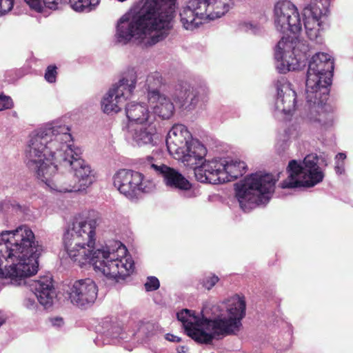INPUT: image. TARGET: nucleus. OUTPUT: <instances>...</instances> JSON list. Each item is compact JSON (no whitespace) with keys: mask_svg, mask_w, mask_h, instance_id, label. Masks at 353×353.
<instances>
[{"mask_svg":"<svg viewBox=\"0 0 353 353\" xmlns=\"http://www.w3.org/2000/svg\"><path fill=\"white\" fill-rule=\"evenodd\" d=\"M243 28L245 31L249 32L254 34H259L261 32V30H262V28L259 25L252 23H245L243 25Z\"/></svg>","mask_w":353,"mask_h":353,"instance_id":"4c0bfd02","label":"nucleus"},{"mask_svg":"<svg viewBox=\"0 0 353 353\" xmlns=\"http://www.w3.org/2000/svg\"><path fill=\"white\" fill-rule=\"evenodd\" d=\"M100 0H69L71 8L77 12H89L99 3Z\"/></svg>","mask_w":353,"mask_h":353,"instance_id":"c85d7f7f","label":"nucleus"},{"mask_svg":"<svg viewBox=\"0 0 353 353\" xmlns=\"http://www.w3.org/2000/svg\"><path fill=\"white\" fill-rule=\"evenodd\" d=\"M70 129L65 125L50 124L32 133L26 150L28 168L37 177L47 178L58 170L69 151H76Z\"/></svg>","mask_w":353,"mask_h":353,"instance_id":"20e7f679","label":"nucleus"},{"mask_svg":"<svg viewBox=\"0 0 353 353\" xmlns=\"http://www.w3.org/2000/svg\"><path fill=\"white\" fill-rule=\"evenodd\" d=\"M289 147V138L287 135H283L282 138L278 139L276 144V149L279 153L285 152Z\"/></svg>","mask_w":353,"mask_h":353,"instance_id":"2f4dec72","label":"nucleus"},{"mask_svg":"<svg viewBox=\"0 0 353 353\" xmlns=\"http://www.w3.org/2000/svg\"><path fill=\"white\" fill-rule=\"evenodd\" d=\"M209 89L205 86H201L197 88H194L188 94V97L185 99V101L183 102L180 108L185 110H192L194 109L199 101L203 100L208 94Z\"/></svg>","mask_w":353,"mask_h":353,"instance_id":"a878e982","label":"nucleus"},{"mask_svg":"<svg viewBox=\"0 0 353 353\" xmlns=\"http://www.w3.org/2000/svg\"><path fill=\"white\" fill-rule=\"evenodd\" d=\"M333 69L334 63L326 53H316L309 62L305 85L307 103L305 119L316 126L329 125L332 121V114L325 112V101Z\"/></svg>","mask_w":353,"mask_h":353,"instance_id":"0eeeda50","label":"nucleus"},{"mask_svg":"<svg viewBox=\"0 0 353 353\" xmlns=\"http://www.w3.org/2000/svg\"><path fill=\"white\" fill-rule=\"evenodd\" d=\"M143 175L131 170L122 169L113 176V184L121 194L130 199L137 197L139 193L148 190L143 186Z\"/></svg>","mask_w":353,"mask_h":353,"instance_id":"2eb2a0df","label":"nucleus"},{"mask_svg":"<svg viewBox=\"0 0 353 353\" xmlns=\"http://www.w3.org/2000/svg\"><path fill=\"white\" fill-rule=\"evenodd\" d=\"M192 89L193 87L187 82L179 83L176 85L174 92L172 94L173 100L180 106Z\"/></svg>","mask_w":353,"mask_h":353,"instance_id":"cd10ccee","label":"nucleus"},{"mask_svg":"<svg viewBox=\"0 0 353 353\" xmlns=\"http://www.w3.org/2000/svg\"><path fill=\"white\" fill-rule=\"evenodd\" d=\"M13 102L10 97L0 95V111L12 108Z\"/></svg>","mask_w":353,"mask_h":353,"instance_id":"58836bf2","label":"nucleus"},{"mask_svg":"<svg viewBox=\"0 0 353 353\" xmlns=\"http://www.w3.org/2000/svg\"><path fill=\"white\" fill-rule=\"evenodd\" d=\"M138 79L139 74L134 68L124 72L121 79L103 97L101 101L103 112L108 114L119 112L125 101L132 96Z\"/></svg>","mask_w":353,"mask_h":353,"instance_id":"f8f14e48","label":"nucleus"},{"mask_svg":"<svg viewBox=\"0 0 353 353\" xmlns=\"http://www.w3.org/2000/svg\"><path fill=\"white\" fill-rule=\"evenodd\" d=\"M219 280V277L215 275L209 276L203 279L202 284L205 289L209 290L215 285Z\"/></svg>","mask_w":353,"mask_h":353,"instance_id":"e433bc0d","label":"nucleus"},{"mask_svg":"<svg viewBox=\"0 0 353 353\" xmlns=\"http://www.w3.org/2000/svg\"><path fill=\"white\" fill-rule=\"evenodd\" d=\"M163 84V78L158 72L148 74L144 81L143 88L147 92L148 101H154L157 96L161 94L159 89Z\"/></svg>","mask_w":353,"mask_h":353,"instance_id":"393cba45","label":"nucleus"},{"mask_svg":"<svg viewBox=\"0 0 353 353\" xmlns=\"http://www.w3.org/2000/svg\"><path fill=\"white\" fill-rule=\"evenodd\" d=\"M165 339L168 341H170L172 342H179L181 341V339L179 336H174L171 334H167L165 336Z\"/></svg>","mask_w":353,"mask_h":353,"instance_id":"c03bdc74","label":"nucleus"},{"mask_svg":"<svg viewBox=\"0 0 353 353\" xmlns=\"http://www.w3.org/2000/svg\"><path fill=\"white\" fill-rule=\"evenodd\" d=\"M6 314L3 311L0 310V327L6 323Z\"/></svg>","mask_w":353,"mask_h":353,"instance_id":"a18cd8bd","label":"nucleus"},{"mask_svg":"<svg viewBox=\"0 0 353 353\" xmlns=\"http://www.w3.org/2000/svg\"><path fill=\"white\" fill-rule=\"evenodd\" d=\"M52 325L55 327H61L63 325V320L61 317H55L50 319Z\"/></svg>","mask_w":353,"mask_h":353,"instance_id":"a19ab883","label":"nucleus"},{"mask_svg":"<svg viewBox=\"0 0 353 353\" xmlns=\"http://www.w3.org/2000/svg\"><path fill=\"white\" fill-rule=\"evenodd\" d=\"M24 1L31 9L38 12L46 13V8L43 6V0H24Z\"/></svg>","mask_w":353,"mask_h":353,"instance_id":"c756f323","label":"nucleus"},{"mask_svg":"<svg viewBox=\"0 0 353 353\" xmlns=\"http://www.w3.org/2000/svg\"><path fill=\"white\" fill-rule=\"evenodd\" d=\"M159 281L155 276H150L148 278L145 283V288L146 291H154L159 288Z\"/></svg>","mask_w":353,"mask_h":353,"instance_id":"f704fd0d","label":"nucleus"},{"mask_svg":"<svg viewBox=\"0 0 353 353\" xmlns=\"http://www.w3.org/2000/svg\"><path fill=\"white\" fill-rule=\"evenodd\" d=\"M97 225L95 219L81 218H76L68 224L63 237L68 255L81 267L89 263L107 278L117 281L125 279L134 269L131 257L126 256L125 246L115 241L112 248L106 246L93 250Z\"/></svg>","mask_w":353,"mask_h":353,"instance_id":"f03ea898","label":"nucleus"},{"mask_svg":"<svg viewBox=\"0 0 353 353\" xmlns=\"http://www.w3.org/2000/svg\"><path fill=\"white\" fill-rule=\"evenodd\" d=\"M34 294L28 296L23 301V305L30 310L37 311L38 309V303L36 301Z\"/></svg>","mask_w":353,"mask_h":353,"instance_id":"7c9ffc66","label":"nucleus"},{"mask_svg":"<svg viewBox=\"0 0 353 353\" xmlns=\"http://www.w3.org/2000/svg\"><path fill=\"white\" fill-rule=\"evenodd\" d=\"M142 10L143 4L119 19L115 34L117 43L126 44L134 39L142 47L148 48L168 36L173 12L153 7L150 14L142 16Z\"/></svg>","mask_w":353,"mask_h":353,"instance_id":"423d86ee","label":"nucleus"},{"mask_svg":"<svg viewBox=\"0 0 353 353\" xmlns=\"http://www.w3.org/2000/svg\"><path fill=\"white\" fill-rule=\"evenodd\" d=\"M127 118L132 126L133 123L138 125L153 123L155 121L154 114L151 112L147 105L143 103L130 102L125 106Z\"/></svg>","mask_w":353,"mask_h":353,"instance_id":"412c9836","label":"nucleus"},{"mask_svg":"<svg viewBox=\"0 0 353 353\" xmlns=\"http://www.w3.org/2000/svg\"><path fill=\"white\" fill-rule=\"evenodd\" d=\"M318 160L316 154H310L305 157L303 163L290 161L287 169L288 176L281 183V188L313 187L321 182L324 173L318 165Z\"/></svg>","mask_w":353,"mask_h":353,"instance_id":"9d476101","label":"nucleus"},{"mask_svg":"<svg viewBox=\"0 0 353 353\" xmlns=\"http://www.w3.org/2000/svg\"><path fill=\"white\" fill-rule=\"evenodd\" d=\"M203 311L202 319L188 309L176 314L183 323L187 334L199 343L208 344L213 339H219L239 332L241 320L245 314V302L243 298L234 296L225 302L213 305Z\"/></svg>","mask_w":353,"mask_h":353,"instance_id":"7ed1b4c3","label":"nucleus"},{"mask_svg":"<svg viewBox=\"0 0 353 353\" xmlns=\"http://www.w3.org/2000/svg\"><path fill=\"white\" fill-rule=\"evenodd\" d=\"M152 124L141 125L134 128L129 127V133L137 145H147L152 142L155 132V128Z\"/></svg>","mask_w":353,"mask_h":353,"instance_id":"b1692460","label":"nucleus"},{"mask_svg":"<svg viewBox=\"0 0 353 353\" xmlns=\"http://www.w3.org/2000/svg\"><path fill=\"white\" fill-rule=\"evenodd\" d=\"M153 7L173 12L175 8L174 0H145L143 3L142 16L150 14V12L153 10Z\"/></svg>","mask_w":353,"mask_h":353,"instance_id":"bb28decb","label":"nucleus"},{"mask_svg":"<svg viewBox=\"0 0 353 353\" xmlns=\"http://www.w3.org/2000/svg\"><path fill=\"white\" fill-rule=\"evenodd\" d=\"M67 294L72 304L79 307L87 308L95 302L98 287L90 278L79 279L72 284Z\"/></svg>","mask_w":353,"mask_h":353,"instance_id":"dca6fc26","label":"nucleus"},{"mask_svg":"<svg viewBox=\"0 0 353 353\" xmlns=\"http://www.w3.org/2000/svg\"><path fill=\"white\" fill-rule=\"evenodd\" d=\"M346 159V154L343 152H340L336 154L335 159L336 161H344V160Z\"/></svg>","mask_w":353,"mask_h":353,"instance_id":"49530a36","label":"nucleus"},{"mask_svg":"<svg viewBox=\"0 0 353 353\" xmlns=\"http://www.w3.org/2000/svg\"><path fill=\"white\" fill-rule=\"evenodd\" d=\"M178 190L181 191V196L186 199L194 198L197 196L196 190L192 188L190 182L187 188H179Z\"/></svg>","mask_w":353,"mask_h":353,"instance_id":"72a5a7b5","label":"nucleus"},{"mask_svg":"<svg viewBox=\"0 0 353 353\" xmlns=\"http://www.w3.org/2000/svg\"><path fill=\"white\" fill-rule=\"evenodd\" d=\"M276 94L274 100V111L285 115H290L295 110L296 94L291 84L285 78L278 79L275 83Z\"/></svg>","mask_w":353,"mask_h":353,"instance_id":"f3484780","label":"nucleus"},{"mask_svg":"<svg viewBox=\"0 0 353 353\" xmlns=\"http://www.w3.org/2000/svg\"><path fill=\"white\" fill-rule=\"evenodd\" d=\"M329 6V0H315L303 9L302 14L305 31L310 40L321 42V19L328 12Z\"/></svg>","mask_w":353,"mask_h":353,"instance_id":"4468645a","label":"nucleus"},{"mask_svg":"<svg viewBox=\"0 0 353 353\" xmlns=\"http://www.w3.org/2000/svg\"><path fill=\"white\" fill-rule=\"evenodd\" d=\"M41 251L33 232L26 225L0 233V278L9 279L16 286L28 285L39 304L49 308L57 297L52 276L28 280L38 272Z\"/></svg>","mask_w":353,"mask_h":353,"instance_id":"f257e3e1","label":"nucleus"},{"mask_svg":"<svg viewBox=\"0 0 353 353\" xmlns=\"http://www.w3.org/2000/svg\"><path fill=\"white\" fill-rule=\"evenodd\" d=\"M81 150L76 148V151H69L70 158H65L61 167L70 168L73 179L79 190L84 191L95 181L94 174L90 164L81 158Z\"/></svg>","mask_w":353,"mask_h":353,"instance_id":"ddd939ff","label":"nucleus"},{"mask_svg":"<svg viewBox=\"0 0 353 353\" xmlns=\"http://www.w3.org/2000/svg\"><path fill=\"white\" fill-rule=\"evenodd\" d=\"M145 168L162 176L164 183L168 188L178 190L179 188H185L189 185L188 180L179 171L162 163H154L152 162V158L148 159Z\"/></svg>","mask_w":353,"mask_h":353,"instance_id":"6ab92c4d","label":"nucleus"},{"mask_svg":"<svg viewBox=\"0 0 353 353\" xmlns=\"http://www.w3.org/2000/svg\"><path fill=\"white\" fill-rule=\"evenodd\" d=\"M152 105L153 114L162 119H170L174 112V105L171 99L163 94L155 97L154 101H148Z\"/></svg>","mask_w":353,"mask_h":353,"instance_id":"5701e85b","label":"nucleus"},{"mask_svg":"<svg viewBox=\"0 0 353 353\" xmlns=\"http://www.w3.org/2000/svg\"><path fill=\"white\" fill-rule=\"evenodd\" d=\"M335 170L336 173L340 174H341L344 172L343 161H336Z\"/></svg>","mask_w":353,"mask_h":353,"instance_id":"79ce46f5","label":"nucleus"},{"mask_svg":"<svg viewBox=\"0 0 353 353\" xmlns=\"http://www.w3.org/2000/svg\"><path fill=\"white\" fill-rule=\"evenodd\" d=\"M11 205L16 212H25L26 211V206L21 205L15 201L14 202V203H12Z\"/></svg>","mask_w":353,"mask_h":353,"instance_id":"37998d69","label":"nucleus"},{"mask_svg":"<svg viewBox=\"0 0 353 353\" xmlns=\"http://www.w3.org/2000/svg\"><path fill=\"white\" fill-rule=\"evenodd\" d=\"M192 138L191 134L187 128L182 124H176L172 126L166 137V145L168 152L174 157L183 150Z\"/></svg>","mask_w":353,"mask_h":353,"instance_id":"aec40b11","label":"nucleus"},{"mask_svg":"<svg viewBox=\"0 0 353 353\" xmlns=\"http://www.w3.org/2000/svg\"><path fill=\"white\" fill-rule=\"evenodd\" d=\"M43 3L46 10H55L59 8V5L61 3V0H43Z\"/></svg>","mask_w":353,"mask_h":353,"instance_id":"ea45409f","label":"nucleus"},{"mask_svg":"<svg viewBox=\"0 0 353 353\" xmlns=\"http://www.w3.org/2000/svg\"><path fill=\"white\" fill-rule=\"evenodd\" d=\"M232 4V0H190L180 12L181 22L185 29L192 30L203 21L224 15Z\"/></svg>","mask_w":353,"mask_h":353,"instance_id":"1a4fd4ad","label":"nucleus"},{"mask_svg":"<svg viewBox=\"0 0 353 353\" xmlns=\"http://www.w3.org/2000/svg\"><path fill=\"white\" fill-rule=\"evenodd\" d=\"M13 5L14 0H0V16L10 11Z\"/></svg>","mask_w":353,"mask_h":353,"instance_id":"c9c22d12","label":"nucleus"},{"mask_svg":"<svg viewBox=\"0 0 353 353\" xmlns=\"http://www.w3.org/2000/svg\"><path fill=\"white\" fill-rule=\"evenodd\" d=\"M57 67L54 65H49L45 73V79L49 83H54L57 78Z\"/></svg>","mask_w":353,"mask_h":353,"instance_id":"473e14b6","label":"nucleus"},{"mask_svg":"<svg viewBox=\"0 0 353 353\" xmlns=\"http://www.w3.org/2000/svg\"><path fill=\"white\" fill-rule=\"evenodd\" d=\"M245 169V162L237 159H214L196 169L195 177L201 183H222L242 176Z\"/></svg>","mask_w":353,"mask_h":353,"instance_id":"9b49d317","label":"nucleus"},{"mask_svg":"<svg viewBox=\"0 0 353 353\" xmlns=\"http://www.w3.org/2000/svg\"><path fill=\"white\" fill-rule=\"evenodd\" d=\"M276 180L271 174L256 172L236 183V197L241 208L247 211L255 205L268 203Z\"/></svg>","mask_w":353,"mask_h":353,"instance_id":"6e6552de","label":"nucleus"},{"mask_svg":"<svg viewBox=\"0 0 353 353\" xmlns=\"http://www.w3.org/2000/svg\"><path fill=\"white\" fill-rule=\"evenodd\" d=\"M176 350L178 353H187L188 348L185 346H179Z\"/></svg>","mask_w":353,"mask_h":353,"instance_id":"de8ad7c7","label":"nucleus"},{"mask_svg":"<svg viewBox=\"0 0 353 353\" xmlns=\"http://www.w3.org/2000/svg\"><path fill=\"white\" fill-rule=\"evenodd\" d=\"M207 153L205 146L197 139H192L174 158L181 161L185 166L194 169L201 167L206 162L203 160Z\"/></svg>","mask_w":353,"mask_h":353,"instance_id":"a211bd4d","label":"nucleus"},{"mask_svg":"<svg viewBox=\"0 0 353 353\" xmlns=\"http://www.w3.org/2000/svg\"><path fill=\"white\" fill-rule=\"evenodd\" d=\"M57 170L47 178L37 177L50 189L59 192H79L74 179L70 176L57 173Z\"/></svg>","mask_w":353,"mask_h":353,"instance_id":"4be33fe9","label":"nucleus"},{"mask_svg":"<svg viewBox=\"0 0 353 353\" xmlns=\"http://www.w3.org/2000/svg\"><path fill=\"white\" fill-rule=\"evenodd\" d=\"M274 20L277 30L294 34L283 37L278 42L274 54L276 68L280 73L297 70L306 58L308 46L299 38L302 23L296 8L288 1H278L274 6Z\"/></svg>","mask_w":353,"mask_h":353,"instance_id":"39448f33","label":"nucleus"}]
</instances>
